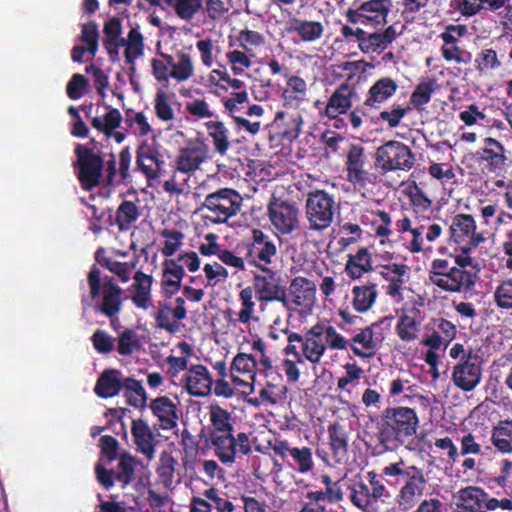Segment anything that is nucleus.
I'll return each mask as SVG.
<instances>
[{
  "label": "nucleus",
  "instance_id": "46",
  "mask_svg": "<svg viewBox=\"0 0 512 512\" xmlns=\"http://www.w3.org/2000/svg\"><path fill=\"white\" fill-rule=\"evenodd\" d=\"M122 115L116 108L109 107V111L101 117H93L91 125L96 130L102 132L107 138H110L113 131L117 129L122 122Z\"/></svg>",
  "mask_w": 512,
  "mask_h": 512
},
{
  "label": "nucleus",
  "instance_id": "24",
  "mask_svg": "<svg viewBox=\"0 0 512 512\" xmlns=\"http://www.w3.org/2000/svg\"><path fill=\"white\" fill-rule=\"evenodd\" d=\"M391 320L392 317H382L370 325L361 328L350 340L352 344L349 343V346L352 352L361 358L374 356L379 345V340L374 337V328L386 322L389 324Z\"/></svg>",
  "mask_w": 512,
  "mask_h": 512
},
{
  "label": "nucleus",
  "instance_id": "49",
  "mask_svg": "<svg viewBox=\"0 0 512 512\" xmlns=\"http://www.w3.org/2000/svg\"><path fill=\"white\" fill-rule=\"evenodd\" d=\"M395 220V211L393 213L384 210L372 212L371 226L376 236L388 238L392 235V226Z\"/></svg>",
  "mask_w": 512,
  "mask_h": 512
},
{
  "label": "nucleus",
  "instance_id": "64",
  "mask_svg": "<svg viewBox=\"0 0 512 512\" xmlns=\"http://www.w3.org/2000/svg\"><path fill=\"white\" fill-rule=\"evenodd\" d=\"M154 110L157 118L161 121L168 122L175 117L168 95L163 90H159L155 95Z\"/></svg>",
  "mask_w": 512,
  "mask_h": 512
},
{
  "label": "nucleus",
  "instance_id": "36",
  "mask_svg": "<svg viewBox=\"0 0 512 512\" xmlns=\"http://www.w3.org/2000/svg\"><path fill=\"white\" fill-rule=\"evenodd\" d=\"M133 280L130 287L134 292L131 296L133 304L139 309H149L152 304L153 277L139 270L135 273Z\"/></svg>",
  "mask_w": 512,
  "mask_h": 512
},
{
  "label": "nucleus",
  "instance_id": "62",
  "mask_svg": "<svg viewBox=\"0 0 512 512\" xmlns=\"http://www.w3.org/2000/svg\"><path fill=\"white\" fill-rule=\"evenodd\" d=\"M203 496L217 512H231L234 510V504L217 488L211 487L205 490Z\"/></svg>",
  "mask_w": 512,
  "mask_h": 512
},
{
  "label": "nucleus",
  "instance_id": "40",
  "mask_svg": "<svg viewBox=\"0 0 512 512\" xmlns=\"http://www.w3.org/2000/svg\"><path fill=\"white\" fill-rule=\"evenodd\" d=\"M209 436L234 432L232 413L218 404L209 406Z\"/></svg>",
  "mask_w": 512,
  "mask_h": 512
},
{
  "label": "nucleus",
  "instance_id": "56",
  "mask_svg": "<svg viewBox=\"0 0 512 512\" xmlns=\"http://www.w3.org/2000/svg\"><path fill=\"white\" fill-rule=\"evenodd\" d=\"M436 87V82L434 79H429L427 81L420 82L412 92L410 96V103L415 108H421L422 106L428 104L431 100L432 93L434 92Z\"/></svg>",
  "mask_w": 512,
  "mask_h": 512
},
{
  "label": "nucleus",
  "instance_id": "20",
  "mask_svg": "<svg viewBox=\"0 0 512 512\" xmlns=\"http://www.w3.org/2000/svg\"><path fill=\"white\" fill-rule=\"evenodd\" d=\"M209 147L200 138L189 140L186 146L179 149L176 168L179 172L191 175L197 171L208 158Z\"/></svg>",
  "mask_w": 512,
  "mask_h": 512
},
{
  "label": "nucleus",
  "instance_id": "47",
  "mask_svg": "<svg viewBox=\"0 0 512 512\" xmlns=\"http://www.w3.org/2000/svg\"><path fill=\"white\" fill-rule=\"evenodd\" d=\"M176 466L177 460L171 452L163 451L160 454L156 473L158 475L159 481L165 487H169L173 484Z\"/></svg>",
  "mask_w": 512,
  "mask_h": 512
},
{
  "label": "nucleus",
  "instance_id": "13",
  "mask_svg": "<svg viewBox=\"0 0 512 512\" xmlns=\"http://www.w3.org/2000/svg\"><path fill=\"white\" fill-rule=\"evenodd\" d=\"M476 222L472 215L459 213L451 218L449 224V243L460 247L463 255H470L486 238L482 232H477Z\"/></svg>",
  "mask_w": 512,
  "mask_h": 512
},
{
  "label": "nucleus",
  "instance_id": "5",
  "mask_svg": "<svg viewBox=\"0 0 512 512\" xmlns=\"http://www.w3.org/2000/svg\"><path fill=\"white\" fill-rule=\"evenodd\" d=\"M349 341L337 332L329 321H318L306 331L305 344L302 355L312 364H319L327 348L331 350H345Z\"/></svg>",
  "mask_w": 512,
  "mask_h": 512
},
{
  "label": "nucleus",
  "instance_id": "6",
  "mask_svg": "<svg viewBox=\"0 0 512 512\" xmlns=\"http://www.w3.org/2000/svg\"><path fill=\"white\" fill-rule=\"evenodd\" d=\"M87 282L91 298L94 300L101 296V302L96 305V310L110 318L113 325V318L122 310L123 290L111 276L104 277L102 282L101 271L95 264L87 275Z\"/></svg>",
  "mask_w": 512,
  "mask_h": 512
},
{
  "label": "nucleus",
  "instance_id": "34",
  "mask_svg": "<svg viewBox=\"0 0 512 512\" xmlns=\"http://www.w3.org/2000/svg\"><path fill=\"white\" fill-rule=\"evenodd\" d=\"M121 376L120 370H104L96 381L95 394L104 399L117 396L121 390H124L125 379H122Z\"/></svg>",
  "mask_w": 512,
  "mask_h": 512
},
{
  "label": "nucleus",
  "instance_id": "41",
  "mask_svg": "<svg viewBox=\"0 0 512 512\" xmlns=\"http://www.w3.org/2000/svg\"><path fill=\"white\" fill-rule=\"evenodd\" d=\"M491 443L501 454L512 453V419L500 420L491 430Z\"/></svg>",
  "mask_w": 512,
  "mask_h": 512
},
{
  "label": "nucleus",
  "instance_id": "14",
  "mask_svg": "<svg viewBox=\"0 0 512 512\" xmlns=\"http://www.w3.org/2000/svg\"><path fill=\"white\" fill-rule=\"evenodd\" d=\"M457 504L460 512H487L498 508L512 511L510 498L497 499L491 497L483 489L476 486H468L458 492Z\"/></svg>",
  "mask_w": 512,
  "mask_h": 512
},
{
  "label": "nucleus",
  "instance_id": "18",
  "mask_svg": "<svg viewBox=\"0 0 512 512\" xmlns=\"http://www.w3.org/2000/svg\"><path fill=\"white\" fill-rule=\"evenodd\" d=\"M472 158L483 173L495 175H499L505 169L508 161L504 145L492 137L483 140V147L473 153Z\"/></svg>",
  "mask_w": 512,
  "mask_h": 512
},
{
  "label": "nucleus",
  "instance_id": "26",
  "mask_svg": "<svg viewBox=\"0 0 512 512\" xmlns=\"http://www.w3.org/2000/svg\"><path fill=\"white\" fill-rule=\"evenodd\" d=\"M183 380L185 388L191 396L204 397L211 393L213 379L208 368L202 364L191 365Z\"/></svg>",
  "mask_w": 512,
  "mask_h": 512
},
{
  "label": "nucleus",
  "instance_id": "52",
  "mask_svg": "<svg viewBox=\"0 0 512 512\" xmlns=\"http://www.w3.org/2000/svg\"><path fill=\"white\" fill-rule=\"evenodd\" d=\"M140 347L141 342L134 329L126 328L118 335L117 352L121 356L131 355L135 350H139Z\"/></svg>",
  "mask_w": 512,
  "mask_h": 512
},
{
  "label": "nucleus",
  "instance_id": "16",
  "mask_svg": "<svg viewBox=\"0 0 512 512\" xmlns=\"http://www.w3.org/2000/svg\"><path fill=\"white\" fill-rule=\"evenodd\" d=\"M259 270L262 273H254L252 280L257 300L260 303L287 304V286L282 277L270 267Z\"/></svg>",
  "mask_w": 512,
  "mask_h": 512
},
{
  "label": "nucleus",
  "instance_id": "43",
  "mask_svg": "<svg viewBox=\"0 0 512 512\" xmlns=\"http://www.w3.org/2000/svg\"><path fill=\"white\" fill-rule=\"evenodd\" d=\"M352 306L358 313H365L374 305L377 296V286L374 283H368L362 286L352 288Z\"/></svg>",
  "mask_w": 512,
  "mask_h": 512
},
{
  "label": "nucleus",
  "instance_id": "59",
  "mask_svg": "<svg viewBox=\"0 0 512 512\" xmlns=\"http://www.w3.org/2000/svg\"><path fill=\"white\" fill-rule=\"evenodd\" d=\"M101 154L102 156H105L101 185L104 187H114L116 185H119L120 183H122V181L121 179L119 181L116 180V155L112 151L101 152Z\"/></svg>",
  "mask_w": 512,
  "mask_h": 512
},
{
  "label": "nucleus",
  "instance_id": "17",
  "mask_svg": "<svg viewBox=\"0 0 512 512\" xmlns=\"http://www.w3.org/2000/svg\"><path fill=\"white\" fill-rule=\"evenodd\" d=\"M482 361L479 355L469 350L453 367V384L464 392L473 391L482 379Z\"/></svg>",
  "mask_w": 512,
  "mask_h": 512
},
{
  "label": "nucleus",
  "instance_id": "63",
  "mask_svg": "<svg viewBox=\"0 0 512 512\" xmlns=\"http://www.w3.org/2000/svg\"><path fill=\"white\" fill-rule=\"evenodd\" d=\"M494 302L499 309H512V278L502 281L494 291Z\"/></svg>",
  "mask_w": 512,
  "mask_h": 512
},
{
  "label": "nucleus",
  "instance_id": "45",
  "mask_svg": "<svg viewBox=\"0 0 512 512\" xmlns=\"http://www.w3.org/2000/svg\"><path fill=\"white\" fill-rule=\"evenodd\" d=\"M124 397L130 406L144 408L147 403V394L141 383L132 377L125 378Z\"/></svg>",
  "mask_w": 512,
  "mask_h": 512
},
{
  "label": "nucleus",
  "instance_id": "32",
  "mask_svg": "<svg viewBox=\"0 0 512 512\" xmlns=\"http://www.w3.org/2000/svg\"><path fill=\"white\" fill-rule=\"evenodd\" d=\"M286 77V87L281 95L282 105L287 109H298L307 101V84L305 80L299 76L286 75Z\"/></svg>",
  "mask_w": 512,
  "mask_h": 512
},
{
  "label": "nucleus",
  "instance_id": "30",
  "mask_svg": "<svg viewBox=\"0 0 512 512\" xmlns=\"http://www.w3.org/2000/svg\"><path fill=\"white\" fill-rule=\"evenodd\" d=\"M162 266L160 286L164 296L169 299L181 289L185 270L182 264L173 259H166Z\"/></svg>",
  "mask_w": 512,
  "mask_h": 512
},
{
  "label": "nucleus",
  "instance_id": "1",
  "mask_svg": "<svg viewBox=\"0 0 512 512\" xmlns=\"http://www.w3.org/2000/svg\"><path fill=\"white\" fill-rule=\"evenodd\" d=\"M419 423L418 414L413 408L400 405L385 408L377 424V453L395 452L401 447L415 451Z\"/></svg>",
  "mask_w": 512,
  "mask_h": 512
},
{
  "label": "nucleus",
  "instance_id": "3",
  "mask_svg": "<svg viewBox=\"0 0 512 512\" xmlns=\"http://www.w3.org/2000/svg\"><path fill=\"white\" fill-rule=\"evenodd\" d=\"M382 472L385 476L399 477L397 483H403L395 498L398 509L408 512L415 507L418 499L424 494L428 482L423 469L415 465H405L400 461L385 466Z\"/></svg>",
  "mask_w": 512,
  "mask_h": 512
},
{
  "label": "nucleus",
  "instance_id": "53",
  "mask_svg": "<svg viewBox=\"0 0 512 512\" xmlns=\"http://www.w3.org/2000/svg\"><path fill=\"white\" fill-rule=\"evenodd\" d=\"M172 6L177 16L183 20H190L202 8L203 0H164Z\"/></svg>",
  "mask_w": 512,
  "mask_h": 512
},
{
  "label": "nucleus",
  "instance_id": "61",
  "mask_svg": "<svg viewBox=\"0 0 512 512\" xmlns=\"http://www.w3.org/2000/svg\"><path fill=\"white\" fill-rule=\"evenodd\" d=\"M80 40L88 47L91 57H94L98 50L99 40L98 25L94 21L82 25Z\"/></svg>",
  "mask_w": 512,
  "mask_h": 512
},
{
  "label": "nucleus",
  "instance_id": "33",
  "mask_svg": "<svg viewBox=\"0 0 512 512\" xmlns=\"http://www.w3.org/2000/svg\"><path fill=\"white\" fill-rule=\"evenodd\" d=\"M149 407L153 415L158 418L163 430H172L177 426V406L168 396L153 399Z\"/></svg>",
  "mask_w": 512,
  "mask_h": 512
},
{
  "label": "nucleus",
  "instance_id": "42",
  "mask_svg": "<svg viewBox=\"0 0 512 512\" xmlns=\"http://www.w3.org/2000/svg\"><path fill=\"white\" fill-rule=\"evenodd\" d=\"M208 136L212 139L214 151L221 156L230 149L229 129L222 121L210 120L204 123Z\"/></svg>",
  "mask_w": 512,
  "mask_h": 512
},
{
  "label": "nucleus",
  "instance_id": "27",
  "mask_svg": "<svg viewBox=\"0 0 512 512\" xmlns=\"http://www.w3.org/2000/svg\"><path fill=\"white\" fill-rule=\"evenodd\" d=\"M354 94L353 86L348 83L340 84L329 97L320 115L329 119H336L339 115L346 114L352 107Z\"/></svg>",
  "mask_w": 512,
  "mask_h": 512
},
{
  "label": "nucleus",
  "instance_id": "60",
  "mask_svg": "<svg viewBox=\"0 0 512 512\" xmlns=\"http://www.w3.org/2000/svg\"><path fill=\"white\" fill-rule=\"evenodd\" d=\"M172 306L169 302H159L158 310L155 313V321L156 325L160 329H164L165 331L173 334L178 330V325L176 323L177 320L171 321L169 318V314L172 313Z\"/></svg>",
  "mask_w": 512,
  "mask_h": 512
},
{
  "label": "nucleus",
  "instance_id": "25",
  "mask_svg": "<svg viewBox=\"0 0 512 512\" xmlns=\"http://www.w3.org/2000/svg\"><path fill=\"white\" fill-rule=\"evenodd\" d=\"M399 86L391 77H381L368 89L363 101L374 113L381 110L396 94Z\"/></svg>",
  "mask_w": 512,
  "mask_h": 512
},
{
  "label": "nucleus",
  "instance_id": "38",
  "mask_svg": "<svg viewBox=\"0 0 512 512\" xmlns=\"http://www.w3.org/2000/svg\"><path fill=\"white\" fill-rule=\"evenodd\" d=\"M367 25H384L393 6L392 0H369L360 3Z\"/></svg>",
  "mask_w": 512,
  "mask_h": 512
},
{
  "label": "nucleus",
  "instance_id": "19",
  "mask_svg": "<svg viewBox=\"0 0 512 512\" xmlns=\"http://www.w3.org/2000/svg\"><path fill=\"white\" fill-rule=\"evenodd\" d=\"M267 211L271 224L281 234H290L299 225V209L293 202L273 197Z\"/></svg>",
  "mask_w": 512,
  "mask_h": 512
},
{
  "label": "nucleus",
  "instance_id": "7",
  "mask_svg": "<svg viewBox=\"0 0 512 512\" xmlns=\"http://www.w3.org/2000/svg\"><path fill=\"white\" fill-rule=\"evenodd\" d=\"M74 153L76 161L73 162V168L81 188L91 191L100 186L105 156H102L97 147H87L82 144H76Z\"/></svg>",
  "mask_w": 512,
  "mask_h": 512
},
{
  "label": "nucleus",
  "instance_id": "57",
  "mask_svg": "<svg viewBox=\"0 0 512 512\" xmlns=\"http://www.w3.org/2000/svg\"><path fill=\"white\" fill-rule=\"evenodd\" d=\"M124 121L130 128L136 126L134 133L140 137L147 136L152 131V128L143 112H136L133 109H127L125 111Z\"/></svg>",
  "mask_w": 512,
  "mask_h": 512
},
{
  "label": "nucleus",
  "instance_id": "4",
  "mask_svg": "<svg viewBox=\"0 0 512 512\" xmlns=\"http://www.w3.org/2000/svg\"><path fill=\"white\" fill-rule=\"evenodd\" d=\"M369 484L354 480L349 486V501L361 512H387L391 495L378 475L368 472Z\"/></svg>",
  "mask_w": 512,
  "mask_h": 512
},
{
  "label": "nucleus",
  "instance_id": "35",
  "mask_svg": "<svg viewBox=\"0 0 512 512\" xmlns=\"http://www.w3.org/2000/svg\"><path fill=\"white\" fill-rule=\"evenodd\" d=\"M160 56L171 65V78L177 82H184L194 75V65L189 53L179 50L175 56L166 53H160Z\"/></svg>",
  "mask_w": 512,
  "mask_h": 512
},
{
  "label": "nucleus",
  "instance_id": "50",
  "mask_svg": "<svg viewBox=\"0 0 512 512\" xmlns=\"http://www.w3.org/2000/svg\"><path fill=\"white\" fill-rule=\"evenodd\" d=\"M258 363L256 358L247 353H238L232 360L230 374H248L251 380L255 378Z\"/></svg>",
  "mask_w": 512,
  "mask_h": 512
},
{
  "label": "nucleus",
  "instance_id": "58",
  "mask_svg": "<svg viewBox=\"0 0 512 512\" xmlns=\"http://www.w3.org/2000/svg\"><path fill=\"white\" fill-rule=\"evenodd\" d=\"M254 286H247L239 293V300L241 302V310L238 314V321L243 324L250 322L255 309V302L253 301Z\"/></svg>",
  "mask_w": 512,
  "mask_h": 512
},
{
  "label": "nucleus",
  "instance_id": "23",
  "mask_svg": "<svg viewBox=\"0 0 512 512\" xmlns=\"http://www.w3.org/2000/svg\"><path fill=\"white\" fill-rule=\"evenodd\" d=\"M316 296V285L313 281L303 276H297L290 281L287 287V304H282L287 310H295L298 307H310Z\"/></svg>",
  "mask_w": 512,
  "mask_h": 512
},
{
  "label": "nucleus",
  "instance_id": "28",
  "mask_svg": "<svg viewBox=\"0 0 512 512\" xmlns=\"http://www.w3.org/2000/svg\"><path fill=\"white\" fill-rule=\"evenodd\" d=\"M131 434L136 445V450L151 461L155 457L157 440L147 422L141 418L133 419Z\"/></svg>",
  "mask_w": 512,
  "mask_h": 512
},
{
  "label": "nucleus",
  "instance_id": "44",
  "mask_svg": "<svg viewBox=\"0 0 512 512\" xmlns=\"http://www.w3.org/2000/svg\"><path fill=\"white\" fill-rule=\"evenodd\" d=\"M381 277L388 283L383 286L388 296L392 298H402L404 285L409 279L410 268L401 269L397 268L395 272L379 271Z\"/></svg>",
  "mask_w": 512,
  "mask_h": 512
},
{
  "label": "nucleus",
  "instance_id": "39",
  "mask_svg": "<svg viewBox=\"0 0 512 512\" xmlns=\"http://www.w3.org/2000/svg\"><path fill=\"white\" fill-rule=\"evenodd\" d=\"M373 270L372 255L367 247H361L356 254H350L345 264V273L353 280Z\"/></svg>",
  "mask_w": 512,
  "mask_h": 512
},
{
  "label": "nucleus",
  "instance_id": "21",
  "mask_svg": "<svg viewBox=\"0 0 512 512\" xmlns=\"http://www.w3.org/2000/svg\"><path fill=\"white\" fill-rule=\"evenodd\" d=\"M165 161L159 148L147 140L142 141L136 149V168L146 177L147 180H154L160 177Z\"/></svg>",
  "mask_w": 512,
  "mask_h": 512
},
{
  "label": "nucleus",
  "instance_id": "8",
  "mask_svg": "<svg viewBox=\"0 0 512 512\" xmlns=\"http://www.w3.org/2000/svg\"><path fill=\"white\" fill-rule=\"evenodd\" d=\"M238 254H245L247 263L258 269L267 268L277 256L274 239L263 230L254 228L248 238L236 247Z\"/></svg>",
  "mask_w": 512,
  "mask_h": 512
},
{
  "label": "nucleus",
  "instance_id": "54",
  "mask_svg": "<svg viewBox=\"0 0 512 512\" xmlns=\"http://www.w3.org/2000/svg\"><path fill=\"white\" fill-rule=\"evenodd\" d=\"M135 459L128 452H124L119 457L118 471L116 479L122 484V487L129 485L134 479Z\"/></svg>",
  "mask_w": 512,
  "mask_h": 512
},
{
  "label": "nucleus",
  "instance_id": "2",
  "mask_svg": "<svg viewBox=\"0 0 512 512\" xmlns=\"http://www.w3.org/2000/svg\"><path fill=\"white\" fill-rule=\"evenodd\" d=\"M471 255H450L449 258H435L428 269L429 282L441 291L449 293H470L475 289L477 272L467 268L472 266Z\"/></svg>",
  "mask_w": 512,
  "mask_h": 512
},
{
  "label": "nucleus",
  "instance_id": "48",
  "mask_svg": "<svg viewBox=\"0 0 512 512\" xmlns=\"http://www.w3.org/2000/svg\"><path fill=\"white\" fill-rule=\"evenodd\" d=\"M139 209L137 205L129 200H124L117 208L116 223L120 231L130 229L131 225L139 218Z\"/></svg>",
  "mask_w": 512,
  "mask_h": 512
},
{
  "label": "nucleus",
  "instance_id": "15",
  "mask_svg": "<svg viewBox=\"0 0 512 512\" xmlns=\"http://www.w3.org/2000/svg\"><path fill=\"white\" fill-rule=\"evenodd\" d=\"M209 440L214 454L223 464L231 465L235 462L237 454L245 456L252 451L249 434L245 432L236 435L234 432L211 435Z\"/></svg>",
  "mask_w": 512,
  "mask_h": 512
},
{
  "label": "nucleus",
  "instance_id": "51",
  "mask_svg": "<svg viewBox=\"0 0 512 512\" xmlns=\"http://www.w3.org/2000/svg\"><path fill=\"white\" fill-rule=\"evenodd\" d=\"M410 107L394 103L390 110H379L375 112L376 123L382 121L387 123L389 128H396L401 120L408 114Z\"/></svg>",
  "mask_w": 512,
  "mask_h": 512
},
{
  "label": "nucleus",
  "instance_id": "37",
  "mask_svg": "<svg viewBox=\"0 0 512 512\" xmlns=\"http://www.w3.org/2000/svg\"><path fill=\"white\" fill-rule=\"evenodd\" d=\"M286 31L298 35L303 42H315L323 36L324 26L320 21L292 17L287 22Z\"/></svg>",
  "mask_w": 512,
  "mask_h": 512
},
{
  "label": "nucleus",
  "instance_id": "22",
  "mask_svg": "<svg viewBox=\"0 0 512 512\" xmlns=\"http://www.w3.org/2000/svg\"><path fill=\"white\" fill-rule=\"evenodd\" d=\"M273 452L285 460L287 456L291 458L288 464L297 472L306 474L314 467L313 453L310 447H291L286 440H276L272 445Z\"/></svg>",
  "mask_w": 512,
  "mask_h": 512
},
{
  "label": "nucleus",
  "instance_id": "12",
  "mask_svg": "<svg viewBox=\"0 0 512 512\" xmlns=\"http://www.w3.org/2000/svg\"><path fill=\"white\" fill-rule=\"evenodd\" d=\"M346 180L353 187L361 191L368 185L376 182V175L373 173V166L365 152V148L360 144H350L346 154L345 161Z\"/></svg>",
  "mask_w": 512,
  "mask_h": 512
},
{
  "label": "nucleus",
  "instance_id": "31",
  "mask_svg": "<svg viewBox=\"0 0 512 512\" xmlns=\"http://www.w3.org/2000/svg\"><path fill=\"white\" fill-rule=\"evenodd\" d=\"M421 324L420 310L412 308L398 317L395 333L403 342H414L419 338Z\"/></svg>",
  "mask_w": 512,
  "mask_h": 512
},
{
  "label": "nucleus",
  "instance_id": "11",
  "mask_svg": "<svg viewBox=\"0 0 512 512\" xmlns=\"http://www.w3.org/2000/svg\"><path fill=\"white\" fill-rule=\"evenodd\" d=\"M242 206V197L238 191L232 188H221L208 194L202 204L211 212V215L204 216L213 224H222L237 215Z\"/></svg>",
  "mask_w": 512,
  "mask_h": 512
},
{
  "label": "nucleus",
  "instance_id": "9",
  "mask_svg": "<svg viewBox=\"0 0 512 512\" xmlns=\"http://www.w3.org/2000/svg\"><path fill=\"white\" fill-rule=\"evenodd\" d=\"M336 211L334 196L323 189L308 192L305 200V218L308 229L323 232L331 226Z\"/></svg>",
  "mask_w": 512,
  "mask_h": 512
},
{
  "label": "nucleus",
  "instance_id": "55",
  "mask_svg": "<svg viewBox=\"0 0 512 512\" xmlns=\"http://www.w3.org/2000/svg\"><path fill=\"white\" fill-rule=\"evenodd\" d=\"M501 65L496 50L492 48L482 49L475 58V67L480 73L497 70Z\"/></svg>",
  "mask_w": 512,
  "mask_h": 512
},
{
  "label": "nucleus",
  "instance_id": "10",
  "mask_svg": "<svg viewBox=\"0 0 512 512\" xmlns=\"http://www.w3.org/2000/svg\"><path fill=\"white\" fill-rule=\"evenodd\" d=\"M415 154L405 143L389 140L375 152V166L384 174L392 171H409L415 164Z\"/></svg>",
  "mask_w": 512,
  "mask_h": 512
},
{
  "label": "nucleus",
  "instance_id": "29",
  "mask_svg": "<svg viewBox=\"0 0 512 512\" xmlns=\"http://www.w3.org/2000/svg\"><path fill=\"white\" fill-rule=\"evenodd\" d=\"M329 447L334 464H341L348 458L349 432L339 422L328 426Z\"/></svg>",
  "mask_w": 512,
  "mask_h": 512
}]
</instances>
